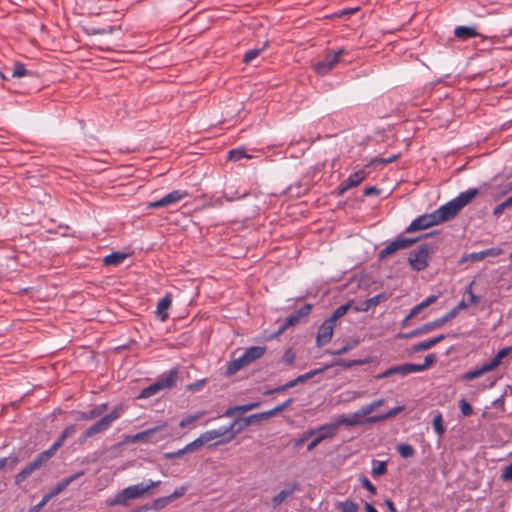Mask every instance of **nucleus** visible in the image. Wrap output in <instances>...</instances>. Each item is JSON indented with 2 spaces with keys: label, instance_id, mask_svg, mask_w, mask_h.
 <instances>
[{
  "label": "nucleus",
  "instance_id": "nucleus-39",
  "mask_svg": "<svg viewBox=\"0 0 512 512\" xmlns=\"http://www.w3.org/2000/svg\"><path fill=\"white\" fill-rule=\"evenodd\" d=\"M19 462V459L15 455H10L8 457L0 458V471L5 468H14L17 463Z\"/></svg>",
  "mask_w": 512,
  "mask_h": 512
},
{
  "label": "nucleus",
  "instance_id": "nucleus-36",
  "mask_svg": "<svg viewBox=\"0 0 512 512\" xmlns=\"http://www.w3.org/2000/svg\"><path fill=\"white\" fill-rule=\"evenodd\" d=\"M386 471H387V465H386L385 461H377V460L372 461L371 474L374 478L384 475L386 473Z\"/></svg>",
  "mask_w": 512,
  "mask_h": 512
},
{
  "label": "nucleus",
  "instance_id": "nucleus-5",
  "mask_svg": "<svg viewBox=\"0 0 512 512\" xmlns=\"http://www.w3.org/2000/svg\"><path fill=\"white\" fill-rule=\"evenodd\" d=\"M347 53L348 51L344 48L339 50H329L325 53L322 59H319L312 64L313 70L320 76L327 75L337 66V64L342 62L348 63V61L343 59Z\"/></svg>",
  "mask_w": 512,
  "mask_h": 512
},
{
  "label": "nucleus",
  "instance_id": "nucleus-11",
  "mask_svg": "<svg viewBox=\"0 0 512 512\" xmlns=\"http://www.w3.org/2000/svg\"><path fill=\"white\" fill-rule=\"evenodd\" d=\"M450 320H452V318H451L450 314L447 312L442 317L435 319L434 321H430L417 329H414L408 333L400 334L399 337L403 338V339L413 338V337L428 333L435 328L441 327L442 325H444L445 323H447Z\"/></svg>",
  "mask_w": 512,
  "mask_h": 512
},
{
  "label": "nucleus",
  "instance_id": "nucleus-8",
  "mask_svg": "<svg viewBox=\"0 0 512 512\" xmlns=\"http://www.w3.org/2000/svg\"><path fill=\"white\" fill-rule=\"evenodd\" d=\"M167 422H162L161 424L143 430L139 433L134 434V439L136 443H151L155 444L160 441L165 440L169 437V434L163 433V431L167 428Z\"/></svg>",
  "mask_w": 512,
  "mask_h": 512
},
{
  "label": "nucleus",
  "instance_id": "nucleus-10",
  "mask_svg": "<svg viewBox=\"0 0 512 512\" xmlns=\"http://www.w3.org/2000/svg\"><path fill=\"white\" fill-rule=\"evenodd\" d=\"M430 247L428 244L420 245L416 250L410 252L408 262L415 271H422L428 266V255Z\"/></svg>",
  "mask_w": 512,
  "mask_h": 512
},
{
  "label": "nucleus",
  "instance_id": "nucleus-1",
  "mask_svg": "<svg viewBox=\"0 0 512 512\" xmlns=\"http://www.w3.org/2000/svg\"><path fill=\"white\" fill-rule=\"evenodd\" d=\"M404 409H405V406H403V405L397 406V407L390 409L386 413L373 415V416H369L366 418L363 417L360 410H357L356 412L349 414V415H340L337 418L336 423H332L331 425H336V429L341 425H344L347 427L359 426V425H364V424L371 425V424L383 422L387 419L393 418L397 414L402 412Z\"/></svg>",
  "mask_w": 512,
  "mask_h": 512
},
{
  "label": "nucleus",
  "instance_id": "nucleus-20",
  "mask_svg": "<svg viewBox=\"0 0 512 512\" xmlns=\"http://www.w3.org/2000/svg\"><path fill=\"white\" fill-rule=\"evenodd\" d=\"M299 483L293 482L285 486L277 495L272 498L273 508L280 506L287 498L292 496L298 489Z\"/></svg>",
  "mask_w": 512,
  "mask_h": 512
},
{
  "label": "nucleus",
  "instance_id": "nucleus-51",
  "mask_svg": "<svg viewBox=\"0 0 512 512\" xmlns=\"http://www.w3.org/2000/svg\"><path fill=\"white\" fill-rule=\"evenodd\" d=\"M380 298H381V295H376V296H373L367 300H365V302L363 303V307L361 308L362 311H367L368 309H370L371 307H374L376 305L379 304V301H380Z\"/></svg>",
  "mask_w": 512,
  "mask_h": 512
},
{
  "label": "nucleus",
  "instance_id": "nucleus-40",
  "mask_svg": "<svg viewBox=\"0 0 512 512\" xmlns=\"http://www.w3.org/2000/svg\"><path fill=\"white\" fill-rule=\"evenodd\" d=\"M228 158L232 161H238L242 158H248L250 159L251 156L248 155L245 151V149L243 148H236V149H232L229 151L228 153Z\"/></svg>",
  "mask_w": 512,
  "mask_h": 512
},
{
  "label": "nucleus",
  "instance_id": "nucleus-42",
  "mask_svg": "<svg viewBox=\"0 0 512 512\" xmlns=\"http://www.w3.org/2000/svg\"><path fill=\"white\" fill-rule=\"evenodd\" d=\"M435 361V355L434 354H428L425 359H424V362L422 364H414L413 363V368H414V371L415 373L417 372H421V371H424L425 369H427L433 362Z\"/></svg>",
  "mask_w": 512,
  "mask_h": 512
},
{
  "label": "nucleus",
  "instance_id": "nucleus-60",
  "mask_svg": "<svg viewBox=\"0 0 512 512\" xmlns=\"http://www.w3.org/2000/svg\"><path fill=\"white\" fill-rule=\"evenodd\" d=\"M247 195V192H235L233 194H228V193H224L223 197L229 201V202H232V201H235V200H239L243 197H245Z\"/></svg>",
  "mask_w": 512,
  "mask_h": 512
},
{
  "label": "nucleus",
  "instance_id": "nucleus-45",
  "mask_svg": "<svg viewBox=\"0 0 512 512\" xmlns=\"http://www.w3.org/2000/svg\"><path fill=\"white\" fill-rule=\"evenodd\" d=\"M99 411L95 409V407L89 411H80L78 412V419L81 420H93L97 417H99Z\"/></svg>",
  "mask_w": 512,
  "mask_h": 512
},
{
  "label": "nucleus",
  "instance_id": "nucleus-27",
  "mask_svg": "<svg viewBox=\"0 0 512 512\" xmlns=\"http://www.w3.org/2000/svg\"><path fill=\"white\" fill-rule=\"evenodd\" d=\"M454 35L460 40H467L478 35L477 31L473 27L468 26H457L454 29Z\"/></svg>",
  "mask_w": 512,
  "mask_h": 512
},
{
  "label": "nucleus",
  "instance_id": "nucleus-48",
  "mask_svg": "<svg viewBox=\"0 0 512 512\" xmlns=\"http://www.w3.org/2000/svg\"><path fill=\"white\" fill-rule=\"evenodd\" d=\"M28 74H29V71L25 68V66L23 64L16 63L13 67L11 76L14 78L15 77L20 78V77L26 76Z\"/></svg>",
  "mask_w": 512,
  "mask_h": 512
},
{
  "label": "nucleus",
  "instance_id": "nucleus-34",
  "mask_svg": "<svg viewBox=\"0 0 512 512\" xmlns=\"http://www.w3.org/2000/svg\"><path fill=\"white\" fill-rule=\"evenodd\" d=\"M359 343H360L359 339H357V338L351 339V340L347 341L345 343V345H343L338 350L330 352V354L337 355V356L343 355V354L347 353L348 351L357 347L359 345Z\"/></svg>",
  "mask_w": 512,
  "mask_h": 512
},
{
  "label": "nucleus",
  "instance_id": "nucleus-19",
  "mask_svg": "<svg viewBox=\"0 0 512 512\" xmlns=\"http://www.w3.org/2000/svg\"><path fill=\"white\" fill-rule=\"evenodd\" d=\"M312 309L311 304H305L303 305L299 310H297L295 313L289 315L282 324L280 331H283L287 329L290 326H294L300 322V320L304 317H306Z\"/></svg>",
  "mask_w": 512,
  "mask_h": 512
},
{
  "label": "nucleus",
  "instance_id": "nucleus-47",
  "mask_svg": "<svg viewBox=\"0 0 512 512\" xmlns=\"http://www.w3.org/2000/svg\"><path fill=\"white\" fill-rule=\"evenodd\" d=\"M364 363H366L365 360H343V359H340L335 364L338 366H341L344 369H349L355 365H362Z\"/></svg>",
  "mask_w": 512,
  "mask_h": 512
},
{
  "label": "nucleus",
  "instance_id": "nucleus-57",
  "mask_svg": "<svg viewBox=\"0 0 512 512\" xmlns=\"http://www.w3.org/2000/svg\"><path fill=\"white\" fill-rule=\"evenodd\" d=\"M240 421L244 422V426H249L255 422L262 421L259 417V413L249 415L245 418H237Z\"/></svg>",
  "mask_w": 512,
  "mask_h": 512
},
{
  "label": "nucleus",
  "instance_id": "nucleus-44",
  "mask_svg": "<svg viewBox=\"0 0 512 512\" xmlns=\"http://www.w3.org/2000/svg\"><path fill=\"white\" fill-rule=\"evenodd\" d=\"M397 451L403 458L412 457L415 454L414 448L410 444H399L397 446Z\"/></svg>",
  "mask_w": 512,
  "mask_h": 512
},
{
  "label": "nucleus",
  "instance_id": "nucleus-59",
  "mask_svg": "<svg viewBox=\"0 0 512 512\" xmlns=\"http://www.w3.org/2000/svg\"><path fill=\"white\" fill-rule=\"evenodd\" d=\"M187 491V487L186 486H180L178 488H176L172 494L168 495L170 501H174L175 499L179 498V497H182Z\"/></svg>",
  "mask_w": 512,
  "mask_h": 512
},
{
  "label": "nucleus",
  "instance_id": "nucleus-24",
  "mask_svg": "<svg viewBox=\"0 0 512 512\" xmlns=\"http://www.w3.org/2000/svg\"><path fill=\"white\" fill-rule=\"evenodd\" d=\"M445 338V335L441 334L428 340L421 341L415 344L412 348L413 352H420L430 349Z\"/></svg>",
  "mask_w": 512,
  "mask_h": 512
},
{
  "label": "nucleus",
  "instance_id": "nucleus-37",
  "mask_svg": "<svg viewBox=\"0 0 512 512\" xmlns=\"http://www.w3.org/2000/svg\"><path fill=\"white\" fill-rule=\"evenodd\" d=\"M171 503L168 496H163L155 499L149 506L145 507V510H160Z\"/></svg>",
  "mask_w": 512,
  "mask_h": 512
},
{
  "label": "nucleus",
  "instance_id": "nucleus-2",
  "mask_svg": "<svg viewBox=\"0 0 512 512\" xmlns=\"http://www.w3.org/2000/svg\"><path fill=\"white\" fill-rule=\"evenodd\" d=\"M478 193L479 190L477 188H470L436 209L434 215L438 224L453 219Z\"/></svg>",
  "mask_w": 512,
  "mask_h": 512
},
{
  "label": "nucleus",
  "instance_id": "nucleus-31",
  "mask_svg": "<svg viewBox=\"0 0 512 512\" xmlns=\"http://www.w3.org/2000/svg\"><path fill=\"white\" fill-rule=\"evenodd\" d=\"M127 255L125 253L120 252H113L107 256L104 257L103 262L105 265H119L121 264L125 259Z\"/></svg>",
  "mask_w": 512,
  "mask_h": 512
},
{
  "label": "nucleus",
  "instance_id": "nucleus-50",
  "mask_svg": "<svg viewBox=\"0 0 512 512\" xmlns=\"http://www.w3.org/2000/svg\"><path fill=\"white\" fill-rule=\"evenodd\" d=\"M459 408L463 416L467 417L473 413V408L471 404L465 399L459 400Z\"/></svg>",
  "mask_w": 512,
  "mask_h": 512
},
{
  "label": "nucleus",
  "instance_id": "nucleus-61",
  "mask_svg": "<svg viewBox=\"0 0 512 512\" xmlns=\"http://www.w3.org/2000/svg\"><path fill=\"white\" fill-rule=\"evenodd\" d=\"M292 401L293 400L291 398H289L282 404H279L278 406L273 408L272 411H273L274 416L277 415L278 413L282 412L284 409H286L292 403Z\"/></svg>",
  "mask_w": 512,
  "mask_h": 512
},
{
  "label": "nucleus",
  "instance_id": "nucleus-33",
  "mask_svg": "<svg viewBox=\"0 0 512 512\" xmlns=\"http://www.w3.org/2000/svg\"><path fill=\"white\" fill-rule=\"evenodd\" d=\"M385 403V400L383 398L376 399L372 401L371 403L362 406L359 410L363 417L369 415L373 411H375L378 407L382 406Z\"/></svg>",
  "mask_w": 512,
  "mask_h": 512
},
{
  "label": "nucleus",
  "instance_id": "nucleus-23",
  "mask_svg": "<svg viewBox=\"0 0 512 512\" xmlns=\"http://www.w3.org/2000/svg\"><path fill=\"white\" fill-rule=\"evenodd\" d=\"M76 432V426L75 425H70L68 427H66L62 433L60 434V436L58 437V439L52 444V446L49 448V450L55 454L56 451L64 444L65 440L70 437L71 435H73L74 433Z\"/></svg>",
  "mask_w": 512,
  "mask_h": 512
},
{
  "label": "nucleus",
  "instance_id": "nucleus-22",
  "mask_svg": "<svg viewBox=\"0 0 512 512\" xmlns=\"http://www.w3.org/2000/svg\"><path fill=\"white\" fill-rule=\"evenodd\" d=\"M266 348L262 346H251L243 352L246 363L249 365L253 361L261 358L265 354Z\"/></svg>",
  "mask_w": 512,
  "mask_h": 512
},
{
  "label": "nucleus",
  "instance_id": "nucleus-7",
  "mask_svg": "<svg viewBox=\"0 0 512 512\" xmlns=\"http://www.w3.org/2000/svg\"><path fill=\"white\" fill-rule=\"evenodd\" d=\"M177 372L169 371L166 375L159 378L156 382L142 389L138 395L139 399H147L156 395L159 391L171 388L176 382Z\"/></svg>",
  "mask_w": 512,
  "mask_h": 512
},
{
  "label": "nucleus",
  "instance_id": "nucleus-29",
  "mask_svg": "<svg viewBox=\"0 0 512 512\" xmlns=\"http://www.w3.org/2000/svg\"><path fill=\"white\" fill-rule=\"evenodd\" d=\"M486 373H488V370L485 367V365L483 364L482 366H480L478 368H475V369H472V370H469V371L463 373L461 376V379L463 381H471V380H474L476 378L483 376Z\"/></svg>",
  "mask_w": 512,
  "mask_h": 512
},
{
  "label": "nucleus",
  "instance_id": "nucleus-63",
  "mask_svg": "<svg viewBox=\"0 0 512 512\" xmlns=\"http://www.w3.org/2000/svg\"><path fill=\"white\" fill-rule=\"evenodd\" d=\"M502 479L505 481L512 480V463L506 466L502 471Z\"/></svg>",
  "mask_w": 512,
  "mask_h": 512
},
{
  "label": "nucleus",
  "instance_id": "nucleus-17",
  "mask_svg": "<svg viewBox=\"0 0 512 512\" xmlns=\"http://www.w3.org/2000/svg\"><path fill=\"white\" fill-rule=\"evenodd\" d=\"M434 225H438V222L434 215V212H432L430 214L421 215V216L417 217L416 219H414L410 223V225L406 228V232L410 233V232H414L417 230L426 229V228H429Z\"/></svg>",
  "mask_w": 512,
  "mask_h": 512
},
{
  "label": "nucleus",
  "instance_id": "nucleus-15",
  "mask_svg": "<svg viewBox=\"0 0 512 512\" xmlns=\"http://www.w3.org/2000/svg\"><path fill=\"white\" fill-rule=\"evenodd\" d=\"M473 282H471L464 291L463 299L455 306L453 309H451L448 313L450 314L451 318H455L460 311L468 308L470 305H475L480 301V297L476 296L473 293L472 290Z\"/></svg>",
  "mask_w": 512,
  "mask_h": 512
},
{
  "label": "nucleus",
  "instance_id": "nucleus-58",
  "mask_svg": "<svg viewBox=\"0 0 512 512\" xmlns=\"http://www.w3.org/2000/svg\"><path fill=\"white\" fill-rule=\"evenodd\" d=\"M295 360V353L292 349H287L282 356V362L287 365H292Z\"/></svg>",
  "mask_w": 512,
  "mask_h": 512
},
{
  "label": "nucleus",
  "instance_id": "nucleus-4",
  "mask_svg": "<svg viewBox=\"0 0 512 512\" xmlns=\"http://www.w3.org/2000/svg\"><path fill=\"white\" fill-rule=\"evenodd\" d=\"M124 413V407L119 405L115 406L109 414L104 415L98 421L93 423L87 430L83 432L79 438L80 443L85 442L92 436L107 431L114 421L119 419Z\"/></svg>",
  "mask_w": 512,
  "mask_h": 512
},
{
  "label": "nucleus",
  "instance_id": "nucleus-30",
  "mask_svg": "<svg viewBox=\"0 0 512 512\" xmlns=\"http://www.w3.org/2000/svg\"><path fill=\"white\" fill-rule=\"evenodd\" d=\"M392 375H399L405 377L409 374L415 373L413 363H404L391 367Z\"/></svg>",
  "mask_w": 512,
  "mask_h": 512
},
{
  "label": "nucleus",
  "instance_id": "nucleus-35",
  "mask_svg": "<svg viewBox=\"0 0 512 512\" xmlns=\"http://www.w3.org/2000/svg\"><path fill=\"white\" fill-rule=\"evenodd\" d=\"M433 428L435 433L441 437L445 433V426L443 424V417L440 412H437L433 417Z\"/></svg>",
  "mask_w": 512,
  "mask_h": 512
},
{
  "label": "nucleus",
  "instance_id": "nucleus-28",
  "mask_svg": "<svg viewBox=\"0 0 512 512\" xmlns=\"http://www.w3.org/2000/svg\"><path fill=\"white\" fill-rule=\"evenodd\" d=\"M171 303H172V300H171L170 295H166L158 301L157 314L162 321L166 320V318L168 317L166 310H168Z\"/></svg>",
  "mask_w": 512,
  "mask_h": 512
},
{
  "label": "nucleus",
  "instance_id": "nucleus-12",
  "mask_svg": "<svg viewBox=\"0 0 512 512\" xmlns=\"http://www.w3.org/2000/svg\"><path fill=\"white\" fill-rule=\"evenodd\" d=\"M417 239L407 238V237H398L397 239L389 242L384 249L379 252V259H385L399 250L407 249L412 244H414Z\"/></svg>",
  "mask_w": 512,
  "mask_h": 512
},
{
  "label": "nucleus",
  "instance_id": "nucleus-25",
  "mask_svg": "<svg viewBox=\"0 0 512 512\" xmlns=\"http://www.w3.org/2000/svg\"><path fill=\"white\" fill-rule=\"evenodd\" d=\"M246 366H248V364L246 363L244 356L241 355L227 364L226 375L232 376Z\"/></svg>",
  "mask_w": 512,
  "mask_h": 512
},
{
  "label": "nucleus",
  "instance_id": "nucleus-62",
  "mask_svg": "<svg viewBox=\"0 0 512 512\" xmlns=\"http://www.w3.org/2000/svg\"><path fill=\"white\" fill-rule=\"evenodd\" d=\"M362 486L367 489L372 495L376 494V487L367 478L361 479Z\"/></svg>",
  "mask_w": 512,
  "mask_h": 512
},
{
  "label": "nucleus",
  "instance_id": "nucleus-21",
  "mask_svg": "<svg viewBox=\"0 0 512 512\" xmlns=\"http://www.w3.org/2000/svg\"><path fill=\"white\" fill-rule=\"evenodd\" d=\"M366 178V173L364 170H358L346 179L340 187L339 192L340 194H343L345 191L349 190L350 188L356 187L359 185L364 179Z\"/></svg>",
  "mask_w": 512,
  "mask_h": 512
},
{
  "label": "nucleus",
  "instance_id": "nucleus-43",
  "mask_svg": "<svg viewBox=\"0 0 512 512\" xmlns=\"http://www.w3.org/2000/svg\"><path fill=\"white\" fill-rule=\"evenodd\" d=\"M204 415V412L201 411V412H198L196 414H193V415H187L185 417H183L181 419V421L179 422V426L181 428H185L187 427L188 425L192 424L193 422L197 421L198 419H200L202 416Z\"/></svg>",
  "mask_w": 512,
  "mask_h": 512
},
{
  "label": "nucleus",
  "instance_id": "nucleus-9",
  "mask_svg": "<svg viewBox=\"0 0 512 512\" xmlns=\"http://www.w3.org/2000/svg\"><path fill=\"white\" fill-rule=\"evenodd\" d=\"M54 454L49 450H45L37 455V457L27 464L15 477L16 483H21L27 479L35 470H38L46 463Z\"/></svg>",
  "mask_w": 512,
  "mask_h": 512
},
{
  "label": "nucleus",
  "instance_id": "nucleus-26",
  "mask_svg": "<svg viewBox=\"0 0 512 512\" xmlns=\"http://www.w3.org/2000/svg\"><path fill=\"white\" fill-rule=\"evenodd\" d=\"M326 369V367L324 368H318V369H314V370H311L305 374H302V375H299L297 378L293 379V380H290L288 381L286 384H285V387L288 389V388H292L294 386H296L298 383H302V382H305L306 380L312 378L313 376H315L316 374H319V373H322L324 370Z\"/></svg>",
  "mask_w": 512,
  "mask_h": 512
},
{
  "label": "nucleus",
  "instance_id": "nucleus-3",
  "mask_svg": "<svg viewBox=\"0 0 512 512\" xmlns=\"http://www.w3.org/2000/svg\"><path fill=\"white\" fill-rule=\"evenodd\" d=\"M161 484V481L149 480L148 483H138L135 485L128 486L119 492L114 498H112L109 505H124L127 501L137 499L143 496L151 488L157 487Z\"/></svg>",
  "mask_w": 512,
  "mask_h": 512
},
{
  "label": "nucleus",
  "instance_id": "nucleus-56",
  "mask_svg": "<svg viewBox=\"0 0 512 512\" xmlns=\"http://www.w3.org/2000/svg\"><path fill=\"white\" fill-rule=\"evenodd\" d=\"M314 435L313 431L307 430L305 431L302 436L295 440L294 447L299 448L305 441L310 439Z\"/></svg>",
  "mask_w": 512,
  "mask_h": 512
},
{
  "label": "nucleus",
  "instance_id": "nucleus-13",
  "mask_svg": "<svg viewBox=\"0 0 512 512\" xmlns=\"http://www.w3.org/2000/svg\"><path fill=\"white\" fill-rule=\"evenodd\" d=\"M310 431H313L314 435L307 445L308 451L314 450L323 440L332 438L336 433V425L325 424L317 429H310Z\"/></svg>",
  "mask_w": 512,
  "mask_h": 512
},
{
  "label": "nucleus",
  "instance_id": "nucleus-55",
  "mask_svg": "<svg viewBox=\"0 0 512 512\" xmlns=\"http://www.w3.org/2000/svg\"><path fill=\"white\" fill-rule=\"evenodd\" d=\"M501 361L502 358H499V356L496 354L489 362L485 363L484 365L488 372H491L501 364Z\"/></svg>",
  "mask_w": 512,
  "mask_h": 512
},
{
  "label": "nucleus",
  "instance_id": "nucleus-16",
  "mask_svg": "<svg viewBox=\"0 0 512 512\" xmlns=\"http://www.w3.org/2000/svg\"><path fill=\"white\" fill-rule=\"evenodd\" d=\"M83 474L84 472L81 471L62 479L42 497L41 502L46 505L53 497L64 491L73 481L81 477Z\"/></svg>",
  "mask_w": 512,
  "mask_h": 512
},
{
  "label": "nucleus",
  "instance_id": "nucleus-32",
  "mask_svg": "<svg viewBox=\"0 0 512 512\" xmlns=\"http://www.w3.org/2000/svg\"><path fill=\"white\" fill-rule=\"evenodd\" d=\"M438 299L437 295H430L421 303L417 304L410 310V316H416L421 310L433 304Z\"/></svg>",
  "mask_w": 512,
  "mask_h": 512
},
{
  "label": "nucleus",
  "instance_id": "nucleus-49",
  "mask_svg": "<svg viewBox=\"0 0 512 512\" xmlns=\"http://www.w3.org/2000/svg\"><path fill=\"white\" fill-rule=\"evenodd\" d=\"M264 47H265V45L262 46L261 48L248 50L244 55V58H243L244 62L250 63L252 60H254L256 57L259 56V54L263 51Z\"/></svg>",
  "mask_w": 512,
  "mask_h": 512
},
{
  "label": "nucleus",
  "instance_id": "nucleus-64",
  "mask_svg": "<svg viewBox=\"0 0 512 512\" xmlns=\"http://www.w3.org/2000/svg\"><path fill=\"white\" fill-rule=\"evenodd\" d=\"M502 253V250L497 247L484 250L485 257H496Z\"/></svg>",
  "mask_w": 512,
  "mask_h": 512
},
{
  "label": "nucleus",
  "instance_id": "nucleus-46",
  "mask_svg": "<svg viewBox=\"0 0 512 512\" xmlns=\"http://www.w3.org/2000/svg\"><path fill=\"white\" fill-rule=\"evenodd\" d=\"M339 508L342 512H358V505L350 500L339 503Z\"/></svg>",
  "mask_w": 512,
  "mask_h": 512
},
{
  "label": "nucleus",
  "instance_id": "nucleus-52",
  "mask_svg": "<svg viewBox=\"0 0 512 512\" xmlns=\"http://www.w3.org/2000/svg\"><path fill=\"white\" fill-rule=\"evenodd\" d=\"M484 258H486V257L484 255V250H483V251H479V252H472V253L464 256L463 261L470 260L472 262H477V261L483 260Z\"/></svg>",
  "mask_w": 512,
  "mask_h": 512
},
{
  "label": "nucleus",
  "instance_id": "nucleus-53",
  "mask_svg": "<svg viewBox=\"0 0 512 512\" xmlns=\"http://www.w3.org/2000/svg\"><path fill=\"white\" fill-rule=\"evenodd\" d=\"M501 361L502 358H499V356L496 354L489 362L485 363L484 365L488 372H491L501 364Z\"/></svg>",
  "mask_w": 512,
  "mask_h": 512
},
{
  "label": "nucleus",
  "instance_id": "nucleus-18",
  "mask_svg": "<svg viewBox=\"0 0 512 512\" xmlns=\"http://www.w3.org/2000/svg\"><path fill=\"white\" fill-rule=\"evenodd\" d=\"M335 326L336 324H334L332 320L328 319L321 324L316 335V345L318 347H321L331 341Z\"/></svg>",
  "mask_w": 512,
  "mask_h": 512
},
{
  "label": "nucleus",
  "instance_id": "nucleus-54",
  "mask_svg": "<svg viewBox=\"0 0 512 512\" xmlns=\"http://www.w3.org/2000/svg\"><path fill=\"white\" fill-rule=\"evenodd\" d=\"M501 361L502 358H499V356L496 354L489 362L485 363L484 365L488 372H491L501 364Z\"/></svg>",
  "mask_w": 512,
  "mask_h": 512
},
{
  "label": "nucleus",
  "instance_id": "nucleus-38",
  "mask_svg": "<svg viewBox=\"0 0 512 512\" xmlns=\"http://www.w3.org/2000/svg\"><path fill=\"white\" fill-rule=\"evenodd\" d=\"M350 308V304L349 303H346V304H343L339 307H337L334 312L331 314V316L328 318V320H332V322L334 324H336L337 320L339 318H341L342 316H344L347 311L349 310Z\"/></svg>",
  "mask_w": 512,
  "mask_h": 512
},
{
  "label": "nucleus",
  "instance_id": "nucleus-6",
  "mask_svg": "<svg viewBox=\"0 0 512 512\" xmlns=\"http://www.w3.org/2000/svg\"><path fill=\"white\" fill-rule=\"evenodd\" d=\"M238 422L239 420L235 419L229 426L208 430L202 433L205 443L213 442L211 446L214 447L230 443L235 438L234 427Z\"/></svg>",
  "mask_w": 512,
  "mask_h": 512
},
{
  "label": "nucleus",
  "instance_id": "nucleus-41",
  "mask_svg": "<svg viewBox=\"0 0 512 512\" xmlns=\"http://www.w3.org/2000/svg\"><path fill=\"white\" fill-rule=\"evenodd\" d=\"M205 443L204 438L202 434L196 438L194 441L188 443L186 446H184V451L186 453L193 452L199 448H201Z\"/></svg>",
  "mask_w": 512,
  "mask_h": 512
},
{
  "label": "nucleus",
  "instance_id": "nucleus-14",
  "mask_svg": "<svg viewBox=\"0 0 512 512\" xmlns=\"http://www.w3.org/2000/svg\"><path fill=\"white\" fill-rule=\"evenodd\" d=\"M188 195H189V193L186 190H173L172 192L168 193L161 199L149 202L147 204V208L157 209V208H161V207H166V206L175 204V203L183 200Z\"/></svg>",
  "mask_w": 512,
  "mask_h": 512
}]
</instances>
